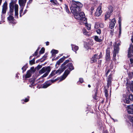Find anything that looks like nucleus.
I'll return each instance as SVG.
<instances>
[{"label": "nucleus", "instance_id": "42", "mask_svg": "<svg viewBox=\"0 0 133 133\" xmlns=\"http://www.w3.org/2000/svg\"><path fill=\"white\" fill-rule=\"evenodd\" d=\"M104 92L105 94V96L106 97H107L108 96V91L107 90L105 89L104 90Z\"/></svg>", "mask_w": 133, "mask_h": 133}, {"label": "nucleus", "instance_id": "34", "mask_svg": "<svg viewBox=\"0 0 133 133\" xmlns=\"http://www.w3.org/2000/svg\"><path fill=\"white\" fill-rule=\"evenodd\" d=\"M7 8H2V14H5Z\"/></svg>", "mask_w": 133, "mask_h": 133}, {"label": "nucleus", "instance_id": "2", "mask_svg": "<svg viewBox=\"0 0 133 133\" xmlns=\"http://www.w3.org/2000/svg\"><path fill=\"white\" fill-rule=\"evenodd\" d=\"M74 15L75 18L79 21V23L81 25L83 23H86L87 19L85 17V15L83 12H78Z\"/></svg>", "mask_w": 133, "mask_h": 133}, {"label": "nucleus", "instance_id": "19", "mask_svg": "<svg viewBox=\"0 0 133 133\" xmlns=\"http://www.w3.org/2000/svg\"><path fill=\"white\" fill-rule=\"evenodd\" d=\"M71 46L72 50L76 52L78 49V46L74 45H71Z\"/></svg>", "mask_w": 133, "mask_h": 133}, {"label": "nucleus", "instance_id": "37", "mask_svg": "<svg viewBox=\"0 0 133 133\" xmlns=\"http://www.w3.org/2000/svg\"><path fill=\"white\" fill-rule=\"evenodd\" d=\"M65 9L66 10V12L68 13H69L70 12V11L69 10L68 8V6L66 5H65Z\"/></svg>", "mask_w": 133, "mask_h": 133}, {"label": "nucleus", "instance_id": "3", "mask_svg": "<svg viewBox=\"0 0 133 133\" xmlns=\"http://www.w3.org/2000/svg\"><path fill=\"white\" fill-rule=\"evenodd\" d=\"M74 69L72 64L71 63L68 64V68L65 71L62 78L60 80V81L64 79L67 77L71 71Z\"/></svg>", "mask_w": 133, "mask_h": 133}, {"label": "nucleus", "instance_id": "10", "mask_svg": "<svg viewBox=\"0 0 133 133\" xmlns=\"http://www.w3.org/2000/svg\"><path fill=\"white\" fill-rule=\"evenodd\" d=\"M119 48L118 46H115L114 50V53L113 55V59H115V57L116 56V54H117L118 52Z\"/></svg>", "mask_w": 133, "mask_h": 133}, {"label": "nucleus", "instance_id": "11", "mask_svg": "<svg viewBox=\"0 0 133 133\" xmlns=\"http://www.w3.org/2000/svg\"><path fill=\"white\" fill-rule=\"evenodd\" d=\"M31 74L32 72L31 70H29L27 71L26 74L23 75V78L26 79L29 78L31 76Z\"/></svg>", "mask_w": 133, "mask_h": 133}, {"label": "nucleus", "instance_id": "17", "mask_svg": "<svg viewBox=\"0 0 133 133\" xmlns=\"http://www.w3.org/2000/svg\"><path fill=\"white\" fill-rule=\"evenodd\" d=\"M97 55H95L91 58V63H93L96 61L97 59Z\"/></svg>", "mask_w": 133, "mask_h": 133}, {"label": "nucleus", "instance_id": "54", "mask_svg": "<svg viewBox=\"0 0 133 133\" xmlns=\"http://www.w3.org/2000/svg\"><path fill=\"white\" fill-rule=\"evenodd\" d=\"M91 10L92 11H93L94 10V8L93 7H91Z\"/></svg>", "mask_w": 133, "mask_h": 133}, {"label": "nucleus", "instance_id": "47", "mask_svg": "<svg viewBox=\"0 0 133 133\" xmlns=\"http://www.w3.org/2000/svg\"><path fill=\"white\" fill-rule=\"evenodd\" d=\"M79 81L81 83H82L83 82V79L82 78H79Z\"/></svg>", "mask_w": 133, "mask_h": 133}, {"label": "nucleus", "instance_id": "45", "mask_svg": "<svg viewBox=\"0 0 133 133\" xmlns=\"http://www.w3.org/2000/svg\"><path fill=\"white\" fill-rule=\"evenodd\" d=\"M42 67V65H39L37 67V69L38 70L41 68Z\"/></svg>", "mask_w": 133, "mask_h": 133}, {"label": "nucleus", "instance_id": "50", "mask_svg": "<svg viewBox=\"0 0 133 133\" xmlns=\"http://www.w3.org/2000/svg\"><path fill=\"white\" fill-rule=\"evenodd\" d=\"M11 23L15 25L16 24V22L14 21H12L11 22Z\"/></svg>", "mask_w": 133, "mask_h": 133}, {"label": "nucleus", "instance_id": "1", "mask_svg": "<svg viewBox=\"0 0 133 133\" xmlns=\"http://www.w3.org/2000/svg\"><path fill=\"white\" fill-rule=\"evenodd\" d=\"M83 6V4L81 3L75 1H72V3L70 9L74 15L77 14L81 11V8Z\"/></svg>", "mask_w": 133, "mask_h": 133}, {"label": "nucleus", "instance_id": "41", "mask_svg": "<svg viewBox=\"0 0 133 133\" xmlns=\"http://www.w3.org/2000/svg\"><path fill=\"white\" fill-rule=\"evenodd\" d=\"M129 98L130 100L133 101V95H130L129 96Z\"/></svg>", "mask_w": 133, "mask_h": 133}, {"label": "nucleus", "instance_id": "40", "mask_svg": "<svg viewBox=\"0 0 133 133\" xmlns=\"http://www.w3.org/2000/svg\"><path fill=\"white\" fill-rule=\"evenodd\" d=\"M32 0H29L27 3V8L28 7V6L32 3Z\"/></svg>", "mask_w": 133, "mask_h": 133}, {"label": "nucleus", "instance_id": "27", "mask_svg": "<svg viewBox=\"0 0 133 133\" xmlns=\"http://www.w3.org/2000/svg\"><path fill=\"white\" fill-rule=\"evenodd\" d=\"M87 21H86V23H83V24H84L85 26L87 27V29L88 30H90L91 28V25L90 24L87 23Z\"/></svg>", "mask_w": 133, "mask_h": 133}, {"label": "nucleus", "instance_id": "57", "mask_svg": "<svg viewBox=\"0 0 133 133\" xmlns=\"http://www.w3.org/2000/svg\"><path fill=\"white\" fill-rule=\"evenodd\" d=\"M94 99H95L97 100V99L96 98V96H95L94 97Z\"/></svg>", "mask_w": 133, "mask_h": 133}, {"label": "nucleus", "instance_id": "28", "mask_svg": "<svg viewBox=\"0 0 133 133\" xmlns=\"http://www.w3.org/2000/svg\"><path fill=\"white\" fill-rule=\"evenodd\" d=\"M83 34L85 35H86L87 36H90V35L89 34H87V33H85V32H86L87 33H88V32L85 29H83Z\"/></svg>", "mask_w": 133, "mask_h": 133}, {"label": "nucleus", "instance_id": "38", "mask_svg": "<svg viewBox=\"0 0 133 133\" xmlns=\"http://www.w3.org/2000/svg\"><path fill=\"white\" fill-rule=\"evenodd\" d=\"M44 48H42L41 50L39 51V54H43L44 52Z\"/></svg>", "mask_w": 133, "mask_h": 133}, {"label": "nucleus", "instance_id": "5", "mask_svg": "<svg viewBox=\"0 0 133 133\" xmlns=\"http://www.w3.org/2000/svg\"><path fill=\"white\" fill-rule=\"evenodd\" d=\"M15 0L14 1V0H11V2L9 4V7L12 8H15V15L17 16V4H15L14 5V4L15 3Z\"/></svg>", "mask_w": 133, "mask_h": 133}, {"label": "nucleus", "instance_id": "8", "mask_svg": "<svg viewBox=\"0 0 133 133\" xmlns=\"http://www.w3.org/2000/svg\"><path fill=\"white\" fill-rule=\"evenodd\" d=\"M133 52V45L132 44L130 45V47L128 49V57H131L132 55L131 53Z\"/></svg>", "mask_w": 133, "mask_h": 133}, {"label": "nucleus", "instance_id": "33", "mask_svg": "<svg viewBox=\"0 0 133 133\" xmlns=\"http://www.w3.org/2000/svg\"><path fill=\"white\" fill-rule=\"evenodd\" d=\"M27 68V65H25L22 68V69L23 70V72L25 71Z\"/></svg>", "mask_w": 133, "mask_h": 133}, {"label": "nucleus", "instance_id": "61", "mask_svg": "<svg viewBox=\"0 0 133 133\" xmlns=\"http://www.w3.org/2000/svg\"><path fill=\"white\" fill-rule=\"evenodd\" d=\"M131 40L132 42L133 43V39L132 38H131Z\"/></svg>", "mask_w": 133, "mask_h": 133}, {"label": "nucleus", "instance_id": "44", "mask_svg": "<svg viewBox=\"0 0 133 133\" xmlns=\"http://www.w3.org/2000/svg\"><path fill=\"white\" fill-rule=\"evenodd\" d=\"M96 31L97 33L99 34H100L101 33V30L100 29H98Z\"/></svg>", "mask_w": 133, "mask_h": 133}, {"label": "nucleus", "instance_id": "62", "mask_svg": "<svg viewBox=\"0 0 133 133\" xmlns=\"http://www.w3.org/2000/svg\"><path fill=\"white\" fill-rule=\"evenodd\" d=\"M119 34H121V30H120L119 29Z\"/></svg>", "mask_w": 133, "mask_h": 133}, {"label": "nucleus", "instance_id": "29", "mask_svg": "<svg viewBox=\"0 0 133 133\" xmlns=\"http://www.w3.org/2000/svg\"><path fill=\"white\" fill-rule=\"evenodd\" d=\"M56 74V70H54L49 75V76L51 77Z\"/></svg>", "mask_w": 133, "mask_h": 133}, {"label": "nucleus", "instance_id": "13", "mask_svg": "<svg viewBox=\"0 0 133 133\" xmlns=\"http://www.w3.org/2000/svg\"><path fill=\"white\" fill-rule=\"evenodd\" d=\"M69 56V55H67L66 56H63L57 62L56 64H58V65H60V63L62 62L66 58L68 57Z\"/></svg>", "mask_w": 133, "mask_h": 133}, {"label": "nucleus", "instance_id": "39", "mask_svg": "<svg viewBox=\"0 0 133 133\" xmlns=\"http://www.w3.org/2000/svg\"><path fill=\"white\" fill-rule=\"evenodd\" d=\"M35 59L34 58L30 61V65H32L35 63Z\"/></svg>", "mask_w": 133, "mask_h": 133}, {"label": "nucleus", "instance_id": "48", "mask_svg": "<svg viewBox=\"0 0 133 133\" xmlns=\"http://www.w3.org/2000/svg\"><path fill=\"white\" fill-rule=\"evenodd\" d=\"M110 72V70H108L106 72L105 74L106 76H107L108 75V73Z\"/></svg>", "mask_w": 133, "mask_h": 133}, {"label": "nucleus", "instance_id": "52", "mask_svg": "<svg viewBox=\"0 0 133 133\" xmlns=\"http://www.w3.org/2000/svg\"><path fill=\"white\" fill-rule=\"evenodd\" d=\"M102 57V55L101 53L100 54V55H99V58H101Z\"/></svg>", "mask_w": 133, "mask_h": 133}, {"label": "nucleus", "instance_id": "24", "mask_svg": "<svg viewBox=\"0 0 133 133\" xmlns=\"http://www.w3.org/2000/svg\"><path fill=\"white\" fill-rule=\"evenodd\" d=\"M51 85V84L49 83H45L43 85V88H47V87Z\"/></svg>", "mask_w": 133, "mask_h": 133}, {"label": "nucleus", "instance_id": "43", "mask_svg": "<svg viewBox=\"0 0 133 133\" xmlns=\"http://www.w3.org/2000/svg\"><path fill=\"white\" fill-rule=\"evenodd\" d=\"M124 102L127 104H129V103L130 101L129 99H125L124 100Z\"/></svg>", "mask_w": 133, "mask_h": 133}, {"label": "nucleus", "instance_id": "15", "mask_svg": "<svg viewBox=\"0 0 133 133\" xmlns=\"http://www.w3.org/2000/svg\"><path fill=\"white\" fill-rule=\"evenodd\" d=\"M112 76L111 75H109L108 78L107 79V87H109V86L110 85L111 82Z\"/></svg>", "mask_w": 133, "mask_h": 133}, {"label": "nucleus", "instance_id": "46", "mask_svg": "<svg viewBox=\"0 0 133 133\" xmlns=\"http://www.w3.org/2000/svg\"><path fill=\"white\" fill-rule=\"evenodd\" d=\"M37 54H38V52H37V51H36L33 54V56H36L37 55Z\"/></svg>", "mask_w": 133, "mask_h": 133}, {"label": "nucleus", "instance_id": "60", "mask_svg": "<svg viewBox=\"0 0 133 133\" xmlns=\"http://www.w3.org/2000/svg\"><path fill=\"white\" fill-rule=\"evenodd\" d=\"M32 56H31L30 57V59H31L32 58Z\"/></svg>", "mask_w": 133, "mask_h": 133}, {"label": "nucleus", "instance_id": "16", "mask_svg": "<svg viewBox=\"0 0 133 133\" xmlns=\"http://www.w3.org/2000/svg\"><path fill=\"white\" fill-rule=\"evenodd\" d=\"M111 13L109 11L106 12L105 15V20L106 21L107 19L109 18L111 15Z\"/></svg>", "mask_w": 133, "mask_h": 133}, {"label": "nucleus", "instance_id": "51", "mask_svg": "<svg viewBox=\"0 0 133 133\" xmlns=\"http://www.w3.org/2000/svg\"><path fill=\"white\" fill-rule=\"evenodd\" d=\"M130 119L131 121L133 123V117H131V118H130ZM132 125L133 126V124Z\"/></svg>", "mask_w": 133, "mask_h": 133}, {"label": "nucleus", "instance_id": "7", "mask_svg": "<svg viewBox=\"0 0 133 133\" xmlns=\"http://www.w3.org/2000/svg\"><path fill=\"white\" fill-rule=\"evenodd\" d=\"M69 61V60H67L62 65L61 69L63 72L66 68H68V64H67Z\"/></svg>", "mask_w": 133, "mask_h": 133}, {"label": "nucleus", "instance_id": "64", "mask_svg": "<svg viewBox=\"0 0 133 133\" xmlns=\"http://www.w3.org/2000/svg\"><path fill=\"white\" fill-rule=\"evenodd\" d=\"M16 77H17V74H16Z\"/></svg>", "mask_w": 133, "mask_h": 133}, {"label": "nucleus", "instance_id": "32", "mask_svg": "<svg viewBox=\"0 0 133 133\" xmlns=\"http://www.w3.org/2000/svg\"><path fill=\"white\" fill-rule=\"evenodd\" d=\"M63 72L62 71V70L61 68L60 69H59L58 70H57V71H56V74H59L61 73L62 72Z\"/></svg>", "mask_w": 133, "mask_h": 133}, {"label": "nucleus", "instance_id": "6", "mask_svg": "<svg viewBox=\"0 0 133 133\" xmlns=\"http://www.w3.org/2000/svg\"><path fill=\"white\" fill-rule=\"evenodd\" d=\"M27 0H19V3L22 8V9L20 12V16H21V14L23 10V9L25 5V3Z\"/></svg>", "mask_w": 133, "mask_h": 133}, {"label": "nucleus", "instance_id": "4", "mask_svg": "<svg viewBox=\"0 0 133 133\" xmlns=\"http://www.w3.org/2000/svg\"><path fill=\"white\" fill-rule=\"evenodd\" d=\"M51 70V69L50 66H48L43 67L39 72V73L42 74L45 73V74L42 76L43 78L45 77L46 76Z\"/></svg>", "mask_w": 133, "mask_h": 133}, {"label": "nucleus", "instance_id": "49", "mask_svg": "<svg viewBox=\"0 0 133 133\" xmlns=\"http://www.w3.org/2000/svg\"><path fill=\"white\" fill-rule=\"evenodd\" d=\"M29 101V99L28 98H26L24 100V102H26Z\"/></svg>", "mask_w": 133, "mask_h": 133}, {"label": "nucleus", "instance_id": "25", "mask_svg": "<svg viewBox=\"0 0 133 133\" xmlns=\"http://www.w3.org/2000/svg\"><path fill=\"white\" fill-rule=\"evenodd\" d=\"M9 13H10V14L11 15H13V13L14 11V8H12L9 7Z\"/></svg>", "mask_w": 133, "mask_h": 133}, {"label": "nucleus", "instance_id": "31", "mask_svg": "<svg viewBox=\"0 0 133 133\" xmlns=\"http://www.w3.org/2000/svg\"><path fill=\"white\" fill-rule=\"evenodd\" d=\"M121 19L120 17H119V20H118V24L119 25V29L121 30Z\"/></svg>", "mask_w": 133, "mask_h": 133}, {"label": "nucleus", "instance_id": "22", "mask_svg": "<svg viewBox=\"0 0 133 133\" xmlns=\"http://www.w3.org/2000/svg\"><path fill=\"white\" fill-rule=\"evenodd\" d=\"M106 58L107 60H109L110 59V57L109 52L107 51L106 55Z\"/></svg>", "mask_w": 133, "mask_h": 133}, {"label": "nucleus", "instance_id": "26", "mask_svg": "<svg viewBox=\"0 0 133 133\" xmlns=\"http://www.w3.org/2000/svg\"><path fill=\"white\" fill-rule=\"evenodd\" d=\"M58 51L55 50H53L51 51V53L52 55L57 54L58 53Z\"/></svg>", "mask_w": 133, "mask_h": 133}, {"label": "nucleus", "instance_id": "23", "mask_svg": "<svg viewBox=\"0 0 133 133\" xmlns=\"http://www.w3.org/2000/svg\"><path fill=\"white\" fill-rule=\"evenodd\" d=\"M50 2L52 4L54 5H57L58 4L56 0H51Z\"/></svg>", "mask_w": 133, "mask_h": 133}, {"label": "nucleus", "instance_id": "9", "mask_svg": "<svg viewBox=\"0 0 133 133\" xmlns=\"http://www.w3.org/2000/svg\"><path fill=\"white\" fill-rule=\"evenodd\" d=\"M102 7L101 6H99L97 9L95 13V15L96 16H100L102 13Z\"/></svg>", "mask_w": 133, "mask_h": 133}, {"label": "nucleus", "instance_id": "53", "mask_svg": "<svg viewBox=\"0 0 133 133\" xmlns=\"http://www.w3.org/2000/svg\"><path fill=\"white\" fill-rule=\"evenodd\" d=\"M49 42H47L46 43V45H49Z\"/></svg>", "mask_w": 133, "mask_h": 133}, {"label": "nucleus", "instance_id": "20", "mask_svg": "<svg viewBox=\"0 0 133 133\" xmlns=\"http://www.w3.org/2000/svg\"><path fill=\"white\" fill-rule=\"evenodd\" d=\"M12 15H10L7 17L8 20L9 21H14L15 19H14V18Z\"/></svg>", "mask_w": 133, "mask_h": 133}, {"label": "nucleus", "instance_id": "58", "mask_svg": "<svg viewBox=\"0 0 133 133\" xmlns=\"http://www.w3.org/2000/svg\"><path fill=\"white\" fill-rule=\"evenodd\" d=\"M39 48H38L37 49V50H36V51H37V52H38V51L39 50Z\"/></svg>", "mask_w": 133, "mask_h": 133}, {"label": "nucleus", "instance_id": "12", "mask_svg": "<svg viewBox=\"0 0 133 133\" xmlns=\"http://www.w3.org/2000/svg\"><path fill=\"white\" fill-rule=\"evenodd\" d=\"M69 56V55H67L66 56H63L57 62L56 64H58V65H60V63L62 62L66 58L68 57Z\"/></svg>", "mask_w": 133, "mask_h": 133}, {"label": "nucleus", "instance_id": "35", "mask_svg": "<svg viewBox=\"0 0 133 133\" xmlns=\"http://www.w3.org/2000/svg\"><path fill=\"white\" fill-rule=\"evenodd\" d=\"M7 3L6 1H5L4 3L2 6V8H7Z\"/></svg>", "mask_w": 133, "mask_h": 133}, {"label": "nucleus", "instance_id": "36", "mask_svg": "<svg viewBox=\"0 0 133 133\" xmlns=\"http://www.w3.org/2000/svg\"><path fill=\"white\" fill-rule=\"evenodd\" d=\"M95 40L97 42H101V40L97 36H95Z\"/></svg>", "mask_w": 133, "mask_h": 133}, {"label": "nucleus", "instance_id": "56", "mask_svg": "<svg viewBox=\"0 0 133 133\" xmlns=\"http://www.w3.org/2000/svg\"><path fill=\"white\" fill-rule=\"evenodd\" d=\"M2 0H0V6L1 5Z\"/></svg>", "mask_w": 133, "mask_h": 133}, {"label": "nucleus", "instance_id": "63", "mask_svg": "<svg viewBox=\"0 0 133 133\" xmlns=\"http://www.w3.org/2000/svg\"><path fill=\"white\" fill-rule=\"evenodd\" d=\"M59 1L61 2H62V0H59Z\"/></svg>", "mask_w": 133, "mask_h": 133}, {"label": "nucleus", "instance_id": "55", "mask_svg": "<svg viewBox=\"0 0 133 133\" xmlns=\"http://www.w3.org/2000/svg\"><path fill=\"white\" fill-rule=\"evenodd\" d=\"M26 11H27V10H25L23 15V14H24L25 13H26Z\"/></svg>", "mask_w": 133, "mask_h": 133}, {"label": "nucleus", "instance_id": "59", "mask_svg": "<svg viewBox=\"0 0 133 133\" xmlns=\"http://www.w3.org/2000/svg\"><path fill=\"white\" fill-rule=\"evenodd\" d=\"M88 87L89 88H90L91 87V85H90L89 84V85H88Z\"/></svg>", "mask_w": 133, "mask_h": 133}, {"label": "nucleus", "instance_id": "14", "mask_svg": "<svg viewBox=\"0 0 133 133\" xmlns=\"http://www.w3.org/2000/svg\"><path fill=\"white\" fill-rule=\"evenodd\" d=\"M116 23V20L115 18H113L111 21L109 26L110 29H112L115 26Z\"/></svg>", "mask_w": 133, "mask_h": 133}, {"label": "nucleus", "instance_id": "18", "mask_svg": "<svg viewBox=\"0 0 133 133\" xmlns=\"http://www.w3.org/2000/svg\"><path fill=\"white\" fill-rule=\"evenodd\" d=\"M104 27V24L102 23H99L98 24H96L95 27L96 28H97L99 27L100 28H102Z\"/></svg>", "mask_w": 133, "mask_h": 133}, {"label": "nucleus", "instance_id": "21", "mask_svg": "<svg viewBox=\"0 0 133 133\" xmlns=\"http://www.w3.org/2000/svg\"><path fill=\"white\" fill-rule=\"evenodd\" d=\"M127 107L128 108L127 111L129 114H133V109L130 108L129 106H128Z\"/></svg>", "mask_w": 133, "mask_h": 133}, {"label": "nucleus", "instance_id": "30", "mask_svg": "<svg viewBox=\"0 0 133 133\" xmlns=\"http://www.w3.org/2000/svg\"><path fill=\"white\" fill-rule=\"evenodd\" d=\"M109 10L108 11H109L110 12L112 13L113 11V8L111 6H109L108 8Z\"/></svg>", "mask_w": 133, "mask_h": 133}]
</instances>
